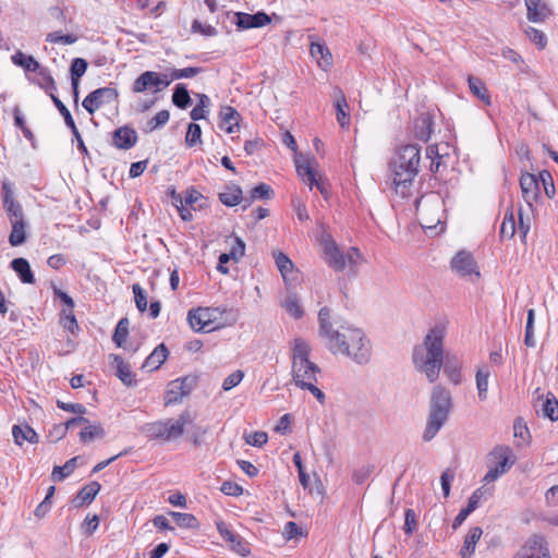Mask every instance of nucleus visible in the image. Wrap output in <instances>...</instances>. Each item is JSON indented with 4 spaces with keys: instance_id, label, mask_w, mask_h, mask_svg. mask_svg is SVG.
<instances>
[{
    "instance_id": "nucleus-51",
    "label": "nucleus",
    "mask_w": 558,
    "mask_h": 558,
    "mask_svg": "<svg viewBox=\"0 0 558 558\" xmlns=\"http://www.w3.org/2000/svg\"><path fill=\"white\" fill-rule=\"evenodd\" d=\"M39 75L38 85L44 88L49 95L56 89V83L47 68L40 66L37 71Z\"/></svg>"
},
{
    "instance_id": "nucleus-27",
    "label": "nucleus",
    "mask_w": 558,
    "mask_h": 558,
    "mask_svg": "<svg viewBox=\"0 0 558 558\" xmlns=\"http://www.w3.org/2000/svg\"><path fill=\"white\" fill-rule=\"evenodd\" d=\"M280 304L281 307L284 308V311L294 319H300L304 314L301 300L293 292H288Z\"/></svg>"
},
{
    "instance_id": "nucleus-44",
    "label": "nucleus",
    "mask_w": 558,
    "mask_h": 558,
    "mask_svg": "<svg viewBox=\"0 0 558 558\" xmlns=\"http://www.w3.org/2000/svg\"><path fill=\"white\" fill-rule=\"evenodd\" d=\"M100 490V484L97 482H92L87 485H85L80 493L77 494V499L80 500V504H89L92 502L96 495Z\"/></svg>"
},
{
    "instance_id": "nucleus-24",
    "label": "nucleus",
    "mask_w": 558,
    "mask_h": 558,
    "mask_svg": "<svg viewBox=\"0 0 558 558\" xmlns=\"http://www.w3.org/2000/svg\"><path fill=\"white\" fill-rule=\"evenodd\" d=\"M219 116V126L222 131H225L228 134H232L239 130L240 114L234 108L230 106H225L221 108Z\"/></svg>"
},
{
    "instance_id": "nucleus-62",
    "label": "nucleus",
    "mask_w": 558,
    "mask_h": 558,
    "mask_svg": "<svg viewBox=\"0 0 558 558\" xmlns=\"http://www.w3.org/2000/svg\"><path fill=\"white\" fill-rule=\"evenodd\" d=\"M132 289L137 310L145 312L147 310V296L144 289L140 284H133Z\"/></svg>"
},
{
    "instance_id": "nucleus-52",
    "label": "nucleus",
    "mask_w": 558,
    "mask_h": 558,
    "mask_svg": "<svg viewBox=\"0 0 558 558\" xmlns=\"http://www.w3.org/2000/svg\"><path fill=\"white\" fill-rule=\"evenodd\" d=\"M534 317H535V312L533 308H530L527 311L524 342L527 347H531V348L535 347V344H536V341L534 338Z\"/></svg>"
},
{
    "instance_id": "nucleus-10",
    "label": "nucleus",
    "mask_w": 558,
    "mask_h": 558,
    "mask_svg": "<svg viewBox=\"0 0 558 558\" xmlns=\"http://www.w3.org/2000/svg\"><path fill=\"white\" fill-rule=\"evenodd\" d=\"M171 80L167 74H160L154 71L142 73L133 83L132 92L140 94L146 90L158 93L169 86Z\"/></svg>"
},
{
    "instance_id": "nucleus-8",
    "label": "nucleus",
    "mask_w": 558,
    "mask_h": 558,
    "mask_svg": "<svg viewBox=\"0 0 558 558\" xmlns=\"http://www.w3.org/2000/svg\"><path fill=\"white\" fill-rule=\"evenodd\" d=\"M221 314L218 307H198L187 313V322L194 331H211L220 327L215 324Z\"/></svg>"
},
{
    "instance_id": "nucleus-39",
    "label": "nucleus",
    "mask_w": 558,
    "mask_h": 558,
    "mask_svg": "<svg viewBox=\"0 0 558 558\" xmlns=\"http://www.w3.org/2000/svg\"><path fill=\"white\" fill-rule=\"evenodd\" d=\"M274 257L282 278L287 281L290 278V275L293 274V263L282 252L275 253Z\"/></svg>"
},
{
    "instance_id": "nucleus-56",
    "label": "nucleus",
    "mask_w": 558,
    "mask_h": 558,
    "mask_svg": "<svg viewBox=\"0 0 558 558\" xmlns=\"http://www.w3.org/2000/svg\"><path fill=\"white\" fill-rule=\"evenodd\" d=\"M202 72L201 68L190 66L184 69H175L172 70L169 80H180V78H190L194 77L195 75L199 74Z\"/></svg>"
},
{
    "instance_id": "nucleus-43",
    "label": "nucleus",
    "mask_w": 558,
    "mask_h": 558,
    "mask_svg": "<svg viewBox=\"0 0 558 558\" xmlns=\"http://www.w3.org/2000/svg\"><path fill=\"white\" fill-rule=\"evenodd\" d=\"M12 230L9 236V242L12 246L21 245L26 240L25 232V220L24 221H15L11 223Z\"/></svg>"
},
{
    "instance_id": "nucleus-58",
    "label": "nucleus",
    "mask_w": 558,
    "mask_h": 558,
    "mask_svg": "<svg viewBox=\"0 0 558 558\" xmlns=\"http://www.w3.org/2000/svg\"><path fill=\"white\" fill-rule=\"evenodd\" d=\"M525 34L529 37V39L531 41H533L539 49L545 48V46L547 44V39L543 32H541L532 26H529L525 28Z\"/></svg>"
},
{
    "instance_id": "nucleus-46",
    "label": "nucleus",
    "mask_w": 558,
    "mask_h": 558,
    "mask_svg": "<svg viewBox=\"0 0 558 558\" xmlns=\"http://www.w3.org/2000/svg\"><path fill=\"white\" fill-rule=\"evenodd\" d=\"M3 207L9 216L10 222L24 221V214L22 206L15 201H7L3 203Z\"/></svg>"
},
{
    "instance_id": "nucleus-4",
    "label": "nucleus",
    "mask_w": 558,
    "mask_h": 558,
    "mask_svg": "<svg viewBox=\"0 0 558 558\" xmlns=\"http://www.w3.org/2000/svg\"><path fill=\"white\" fill-rule=\"evenodd\" d=\"M420 148L416 145H404L398 151L391 163L396 192L407 196L408 187L418 173Z\"/></svg>"
},
{
    "instance_id": "nucleus-54",
    "label": "nucleus",
    "mask_w": 558,
    "mask_h": 558,
    "mask_svg": "<svg viewBox=\"0 0 558 558\" xmlns=\"http://www.w3.org/2000/svg\"><path fill=\"white\" fill-rule=\"evenodd\" d=\"M46 41L51 44L73 45L77 41V37L74 34L62 35L60 32H52L47 35Z\"/></svg>"
},
{
    "instance_id": "nucleus-30",
    "label": "nucleus",
    "mask_w": 558,
    "mask_h": 558,
    "mask_svg": "<svg viewBox=\"0 0 558 558\" xmlns=\"http://www.w3.org/2000/svg\"><path fill=\"white\" fill-rule=\"evenodd\" d=\"M12 435L16 445L22 446L24 441L31 444L38 442V436L36 432L28 425H14L12 428Z\"/></svg>"
},
{
    "instance_id": "nucleus-21",
    "label": "nucleus",
    "mask_w": 558,
    "mask_h": 558,
    "mask_svg": "<svg viewBox=\"0 0 558 558\" xmlns=\"http://www.w3.org/2000/svg\"><path fill=\"white\" fill-rule=\"evenodd\" d=\"M461 361L456 354L446 353L442 362L444 373L453 385L461 383Z\"/></svg>"
},
{
    "instance_id": "nucleus-38",
    "label": "nucleus",
    "mask_w": 558,
    "mask_h": 558,
    "mask_svg": "<svg viewBox=\"0 0 558 558\" xmlns=\"http://www.w3.org/2000/svg\"><path fill=\"white\" fill-rule=\"evenodd\" d=\"M490 376V372L487 367H481L476 372V388L478 391V398L484 401L487 398L488 391V378Z\"/></svg>"
},
{
    "instance_id": "nucleus-57",
    "label": "nucleus",
    "mask_w": 558,
    "mask_h": 558,
    "mask_svg": "<svg viewBox=\"0 0 558 558\" xmlns=\"http://www.w3.org/2000/svg\"><path fill=\"white\" fill-rule=\"evenodd\" d=\"M50 97H51L54 106L58 108L59 112L62 114L65 124L70 129H74L75 122H74V120H73V118L71 116V112L65 107V105L54 94L51 93Z\"/></svg>"
},
{
    "instance_id": "nucleus-42",
    "label": "nucleus",
    "mask_w": 558,
    "mask_h": 558,
    "mask_svg": "<svg viewBox=\"0 0 558 558\" xmlns=\"http://www.w3.org/2000/svg\"><path fill=\"white\" fill-rule=\"evenodd\" d=\"M88 63L83 58H74L70 66L72 85L80 84L81 77L85 74Z\"/></svg>"
},
{
    "instance_id": "nucleus-17",
    "label": "nucleus",
    "mask_w": 558,
    "mask_h": 558,
    "mask_svg": "<svg viewBox=\"0 0 558 558\" xmlns=\"http://www.w3.org/2000/svg\"><path fill=\"white\" fill-rule=\"evenodd\" d=\"M332 98L336 109L337 121L341 129H348L350 125V113L349 105L344 93L341 88L335 87L332 92Z\"/></svg>"
},
{
    "instance_id": "nucleus-23",
    "label": "nucleus",
    "mask_w": 558,
    "mask_h": 558,
    "mask_svg": "<svg viewBox=\"0 0 558 558\" xmlns=\"http://www.w3.org/2000/svg\"><path fill=\"white\" fill-rule=\"evenodd\" d=\"M315 162V159H306L302 156L295 158L296 172L311 190L314 187V183H316V174L313 168Z\"/></svg>"
},
{
    "instance_id": "nucleus-18",
    "label": "nucleus",
    "mask_w": 558,
    "mask_h": 558,
    "mask_svg": "<svg viewBox=\"0 0 558 558\" xmlns=\"http://www.w3.org/2000/svg\"><path fill=\"white\" fill-rule=\"evenodd\" d=\"M235 19V24L241 29L263 27L270 23V17L265 12L256 14L236 12Z\"/></svg>"
},
{
    "instance_id": "nucleus-3",
    "label": "nucleus",
    "mask_w": 558,
    "mask_h": 558,
    "mask_svg": "<svg viewBox=\"0 0 558 558\" xmlns=\"http://www.w3.org/2000/svg\"><path fill=\"white\" fill-rule=\"evenodd\" d=\"M292 360V380L303 390H308L320 404L325 403V393L316 386L317 375L320 368L310 360L311 344L301 337H295L290 342Z\"/></svg>"
},
{
    "instance_id": "nucleus-1",
    "label": "nucleus",
    "mask_w": 558,
    "mask_h": 558,
    "mask_svg": "<svg viewBox=\"0 0 558 558\" xmlns=\"http://www.w3.org/2000/svg\"><path fill=\"white\" fill-rule=\"evenodd\" d=\"M318 336L332 354H341L359 365L367 364L372 356V344L365 332L350 324L333 328L331 311L325 306L318 313Z\"/></svg>"
},
{
    "instance_id": "nucleus-12",
    "label": "nucleus",
    "mask_w": 558,
    "mask_h": 558,
    "mask_svg": "<svg viewBox=\"0 0 558 558\" xmlns=\"http://www.w3.org/2000/svg\"><path fill=\"white\" fill-rule=\"evenodd\" d=\"M451 268L461 277H468L476 281L481 274L477 264L471 253L460 251L451 260Z\"/></svg>"
},
{
    "instance_id": "nucleus-9",
    "label": "nucleus",
    "mask_w": 558,
    "mask_h": 558,
    "mask_svg": "<svg viewBox=\"0 0 558 558\" xmlns=\"http://www.w3.org/2000/svg\"><path fill=\"white\" fill-rule=\"evenodd\" d=\"M510 448L507 446L496 447L490 456L498 459V463L494 466H489L487 473L484 475L482 482L484 486L497 481L501 475L506 474L514 463L510 460Z\"/></svg>"
},
{
    "instance_id": "nucleus-7",
    "label": "nucleus",
    "mask_w": 558,
    "mask_h": 558,
    "mask_svg": "<svg viewBox=\"0 0 558 558\" xmlns=\"http://www.w3.org/2000/svg\"><path fill=\"white\" fill-rule=\"evenodd\" d=\"M416 216L423 229L437 234V228L442 222L444 216L442 197L435 192L423 195L416 201Z\"/></svg>"
},
{
    "instance_id": "nucleus-16",
    "label": "nucleus",
    "mask_w": 558,
    "mask_h": 558,
    "mask_svg": "<svg viewBox=\"0 0 558 558\" xmlns=\"http://www.w3.org/2000/svg\"><path fill=\"white\" fill-rule=\"evenodd\" d=\"M520 187L523 199L529 205V207H532L539 196L537 177L529 172L522 173L520 178Z\"/></svg>"
},
{
    "instance_id": "nucleus-41",
    "label": "nucleus",
    "mask_w": 558,
    "mask_h": 558,
    "mask_svg": "<svg viewBox=\"0 0 558 558\" xmlns=\"http://www.w3.org/2000/svg\"><path fill=\"white\" fill-rule=\"evenodd\" d=\"M77 457L68 460L62 466H54L51 473V478L54 482H60L68 477L76 468Z\"/></svg>"
},
{
    "instance_id": "nucleus-25",
    "label": "nucleus",
    "mask_w": 558,
    "mask_h": 558,
    "mask_svg": "<svg viewBox=\"0 0 558 558\" xmlns=\"http://www.w3.org/2000/svg\"><path fill=\"white\" fill-rule=\"evenodd\" d=\"M190 390L191 389L187 386V378L172 380L168 384L167 404L177 402L182 397L187 396Z\"/></svg>"
},
{
    "instance_id": "nucleus-49",
    "label": "nucleus",
    "mask_w": 558,
    "mask_h": 558,
    "mask_svg": "<svg viewBox=\"0 0 558 558\" xmlns=\"http://www.w3.org/2000/svg\"><path fill=\"white\" fill-rule=\"evenodd\" d=\"M515 233V220L512 211L507 213L500 226V236L512 239Z\"/></svg>"
},
{
    "instance_id": "nucleus-59",
    "label": "nucleus",
    "mask_w": 558,
    "mask_h": 558,
    "mask_svg": "<svg viewBox=\"0 0 558 558\" xmlns=\"http://www.w3.org/2000/svg\"><path fill=\"white\" fill-rule=\"evenodd\" d=\"M169 118L170 113L168 110H161L157 112L156 116L147 122V130L154 131L160 126H163L169 121Z\"/></svg>"
},
{
    "instance_id": "nucleus-6",
    "label": "nucleus",
    "mask_w": 558,
    "mask_h": 558,
    "mask_svg": "<svg viewBox=\"0 0 558 558\" xmlns=\"http://www.w3.org/2000/svg\"><path fill=\"white\" fill-rule=\"evenodd\" d=\"M193 422L189 411H184L178 418L160 420L146 423L141 430L150 439L171 441L181 437L185 426Z\"/></svg>"
},
{
    "instance_id": "nucleus-26",
    "label": "nucleus",
    "mask_w": 558,
    "mask_h": 558,
    "mask_svg": "<svg viewBox=\"0 0 558 558\" xmlns=\"http://www.w3.org/2000/svg\"><path fill=\"white\" fill-rule=\"evenodd\" d=\"M310 51L311 56L316 60L317 65L324 71L332 64V56L325 45L313 43Z\"/></svg>"
},
{
    "instance_id": "nucleus-64",
    "label": "nucleus",
    "mask_w": 558,
    "mask_h": 558,
    "mask_svg": "<svg viewBox=\"0 0 558 558\" xmlns=\"http://www.w3.org/2000/svg\"><path fill=\"white\" fill-rule=\"evenodd\" d=\"M172 199H173L175 207L178 208V210L180 213V217L184 221H191L193 219V215H192L191 210L187 208V205H185L183 203L182 197L180 195L173 194Z\"/></svg>"
},
{
    "instance_id": "nucleus-45",
    "label": "nucleus",
    "mask_w": 558,
    "mask_h": 558,
    "mask_svg": "<svg viewBox=\"0 0 558 558\" xmlns=\"http://www.w3.org/2000/svg\"><path fill=\"white\" fill-rule=\"evenodd\" d=\"M492 495L493 490L490 488H485V486H482L473 492L465 508L473 512L478 507L482 499L490 497Z\"/></svg>"
},
{
    "instance_id": "nucleus-15",
    "label": "nucleus",
    "mask_w": 558,
    "mask_h": 558,
    "mask_svg": "<svg viewBox=\"0 0 558 558\" xmlns=\"http://www.w3.org/2000/svg\"><path fill=\"white\" fill-rule=\"evenodd\" d=\"M513 558H550L545 538L541 535H533Z\"/></svg>"
},
{
    "instance_id": "nucleus-48",
    "label": "nucleus",
    "mask_w": 558,
    "mask_h": 558,
    "mask_svg": "<svg viewBox=\"0 0 558 558\" xmlns=\"http://www.w3.org/2000/svg\"><path fill=\"white\" fill-rule=\"evenodd\" d=\"M128 335H129V319L124 317L118 322L116 329H114L112 340L120 348L125 342Z\"/></svg>"
},
{
    "instance_id": "nucleus-34",
    "label": "nucleus",
    "mask_w": 558,
    "mask_h": 558,
    "mask_svg": "<svg viewBox=\"0 0 558 558\" xmlns=\"http://www.w3.org/2000/svg\"><path fill=\"white\" fill-rule=\"evenodd\" d=\"M432 120L428 116L423 114L414 122V135L423 142H427L432 134Z\"/></svg>"
},
{
    "instance_id": "nucleus-19",
    "label": "nucleus",
    "mask_w": 558,
    "mask_h": 558,
    "mask_svg": "<svg viewBox=\"0 0 558 558\" xmlns=\"http://www.w3.org/2000/svg\"><path fill=\"white\" fill-rule=\"evenodd\" d=\"M534 408L535 411L544 417L553 422L558 420V401L553 393H547L545 397L538 396Z\"/></svg>"
},
{
    "instance_id": "nucleus-37",
    "label": "nucleus",
    "mask_w": 558,
    "mask_h": 558,
    "mask_svg": "<svg viewBox=\"0 0 558 558\" xmlns=\"http://www.w3.org/2000/svg\"><path fill=\"white\" fill-rule=\"evenodd\" d=\"M470 90L486 105H490L488 90L482 80L469 76L468 78Z\"/></svg>"
},
{
    "instance_id": "nucleus-33",
    "label": "nucleus",
    "mask_w": 558,
    "mask_h": 558,
    "mask_svg": "<svg viewBox=\"0 0 558 558\" xmlns=\"http://www.w3.org/2000/svg\"><path fill=\"white\" fill-rule=\"evenodd\" d=\"M113 362L117 368L116 374L119 379L126 386L135 385L134 374L131 371V366L118 355H113Z\"/></svg>"
},
{
    "instance_id": "nucleus-40",
    "label": "nucleus",
    "mask_w": 558,
    "mask_h": 558,
    "mask_svg": "<svg viewBox=\"0 0 558 558\" xmlns=\"http://www.w3.org/2000/svg\"><path fill=\"white\" fill-rule=\"evenodd\" d=\"M219 199L226 206H235L241 201H244L242 190L239 186L228 187L225 192L219 194Z\"/></svg>"
},
{
    "instance_id": "nucleus-20",
    "label": "nucleus",
    "mask_w": 558,
    "mask_h": 558,
    "mask_svg": "<svg viewBox=\"0 0 558 558\" xmlns=\"http://www.w3.org/2000/svg\"><path fill=\"white\" fill-rule=\"evenodd\" d=\"M526 7V17L530 22L542 23L551 14L548 5L542 0H524Z\"/></svg>"
},
{
    "instance_id": "nucleus-60",
    "label": "nucleus",
    "mask_w": 558,
    "mask_h": 558,
    "mask_svg": "<svg viewBox=\"0 0 558 558\" xmlns=\"http://www.w3.org/2000/svg\"><path fill=\"white\" fill-rule=\"evenodd\" d=\"M169 514L177 521L179 526L193 527L195 525L196 518L191 513L170 511Z\"/></svg>"
},
{
    "instance_id": "nucleus-11",
    "label": "nucleus",
    "mask_w": 558,
    "mask_h": 558,
    "mask_svg": "<svg viewBox=\"0 0 558 558\" xmlns=\"http://www.w3.org/2000/svg\"><path fill=\"white\" fill-rule=\"evenodd\" d=\"M119 93L112 87H100L88 94L83 102V108L89 113H95L101 106L117 101Z\"/></svg>"
},
{
    "instance_id": "nucleus-32",
    "label": "nucleus",
    "mask_w": 558,
    "mask_h": 558,
    "mask_svg": "<svg viewBox=\"0 0 558 558\" xmlns=\"http://www.w3.org/2000/svg\"><path fill=\"white\" fill-rule=\"evenodd\" d=\"M11 61L14 65L23 68L26 72H37L41 66L32 56H27L22 51H16L11 57Z\"/></svg>"
},
{
    "instance_id": "nucleus-22",
    "label": "nucleus",
    "mask_w": 558,
    "mask_h": 558,
    "mask_svg": "<svg viewBox=\"0 0 558 558\" xmlns=\"http://www.w3.org/2000/svg\"><path fill=\"white\" fill-rule=\"evenodd\" d=\"M137 141V134L135 130L129 126L118 128L113 132L112 142L113 145L119 149H130Z\"/></svg>"
},
{
    "instance_id": "nucleus-13",
    "label": "nucleus",
    "mask_w": 558,
    "mask_h": 558,
    "mask_svg": "<svg viewBox=\"0 0 558 558\" xmlns=\"http://www.w3.org/2000/svg\"><path fill=\"white\" fill-rule=\"evenodd\" d=\"M219 535L222 539L228 544L229 548L232 551L241 555L242 557H246L250 555L251 550L248 544L243 539V537L231 530V527L225 523L223 521H218L216 523Z\"/></svg>"
},
{
    "instance_id": "nucleus-35",
    "label": "nucleus",
    "mask_w": 558,
    "mask_h": 558,
    "mask_svg": "<svg viewBox=\"0 0 558 558\" xmlns=\"http://www.w3.org/2000/svg\"><path fill=\"white\" fill-rule=\"evenodd\" d=\"M105 429L100 423H90L88 421V423L84 425V428L80 433V440L83 442H89L94 439L105 437Z\"/></svg>"
},
{
    "instance_id": "nucleus-47",
    "label": "nucleus",
    "mask_w": 558,
    "mask_h": 558,
    "mask_svg": "<svg viewBox=\"0 0 558 558\" xmlns=\"http://www.w3.org/2000/svg\"><path fill=\"white\" fill-rule=\"evenodd\" d=\"M230 244L229 253L232 256V260L239 262L245 254V243L239 236H230L227 239Z\"/></svg>"
},
{
    "instance_id": "nucleus-2",
    "label": "nucleus",
    "mask_w": 558,
    "mask_h": 558,
    "mask_svg": "<svg viewBox=\"0 0 558 558\" xmlns=\"http://www.w3.org/2000/svg\"><path fill=\"white\" fill-rule=\"evenodd\" d=\"M446 327L441 324L434 326L426 333L422 344L413 350L412 360L417 372L424 374L429 383H435L442 368L445 357L444 341Z\"/></svg>"
},
{
    "instance_id": "nucleus-61",
    "label": "nucleus",
    "mask_w": 558,
    "mask_h": 558,
    "mask_svg": "<svg viewBox=\"0 0 558 558\" xmlns=\"http://www.w3.org/2000/svg\"><path fill=\"white\" fill-rule=\"evenodd\" d=\"M537 179L541 180V182L544 186L545 194L549 198L554 197L556 191H555V185H554V180H553L551 174L548 171L544 170V171L539 172Z\"/></svg>"
},
{
    "instance_id": "nucleus-50",
    "label": "nucleus",
    "mask_w": 558,
    "mask_h": 558,
    "mask_svg": "<svg viewBox=\"0 0 558 558\" xmlns=\"http://www.w3.org/2000/svg\"><path fill=\"white\" fill-rule=\"evenodd\" d=\"M73 308L74 307L63 308L61 312V324L63 328L69 330L71 333H75L78 330V324Z\"/></svg>"
},
{
    "instance_id": "nucleus-55",
    "label": "nucleus",
    "mask_w": 558,
    "mask_h": 558,
    "mask_svg": "<svg viewBox=\"0 0 558 558\" xmlns=\"http://www.w3.org/2000/svg\"><path fill=\"white\" fill-rule=\"evenodd\" d=\"M202 130L201 126L196 123H190L185 136L186 145L192 147L199 143H202Z\"/></svg>"
},
{
    "instance_id": "nucleus-31",
    "label": "nucleus",
    "mask_w": 558,
    "mask_h": 558,
    "mask_svg": "<svg viewBox=\"0 0 558 558\" xmlns=\"http://www.w3.org/2000/svg\"><path fill=\"white\" fill-rule=\"evenodd\" d=\"M11 267L19 275L23 283H34L35 278L31 269L29 263L22 257L15 258L11 262Z\"/></svg>"
},
{
    "instance_id": "nucleus-5",
    "label": "nucleus",
    "mask_w": 558,
    "mask_h": 558,
    "mask_svg": "<svg viewBox=\"0 0 558 558\" xmlns=\"http://www.w3.org/2000/svg\"><path fill=\"white\" fill-rule=\"evenodd\" d=\"M452 409L451 393L444 386L437 385L433 388L429 403V413L423 440L430 441L449 417Z\"/></svg>"
},
{
    "instance_id": "nucleus-29",
    "label": "nucleus",
    "mask_w": 558,
    "mask_h": 558,
    "mask_svg": "<svg viewBox=\"0 0 558 558\" xmlns=\"http://www.w3.org/2000/svg\"><path fill=\"white\" fill-rule=\"evenodd\" d=\"M167 356L168 349L161 343L147 356L143 367L148 368L149 371H156L165 363Z\"/></svg>"
},
{
    "instance_id": "nucleus-36",
    "label": "nucleus",
    "mask_w": 558,
    "mask_h": 558,
    "mask_svg": "<svg viewBox=\"0 0 558 558\" xmlns=\"http://www.w3.org/2000/svg\"><path fill=\"white\" fill-rule=\"evenodd\" d=\"M272 195H274V190L270 187V185H268L266 183H260L257 186H255L254 189H252L250 197L244 198V202H245L244 208L250 206L252 204V202L255 199H270L272 197Z\"/></svg>"
},
{
    "instance_id": "nucleus-14",
    "label": "nucleus",
    "mask_w": 558,
    "mask_h": 558,
    "mask_svg": "<svg viewBox=\"0 0 558 558\" xmlns=\"http://www.w3.org/2000/svg\"><path fill=\"white\" fill-rule=\"evenodd\" d=\"M322 244L325 262L333 270L342 271L347 267V260L335 240L330 235H325L323 236Z\"/></svg>"
},
{
    "instance_id": "nucleus-53",
    "label": "nucleus",
    "mask_w": 558,
    "mask_h": 558,
    "mask_svg": "<svg viewBox=\"0 0 558 558\" xmlns=\"http://www.w3.org/2000/svg\"><path fill=\"white\" fill-rule=\"evenodd\" d=\"M172 101L179 108H186L190 105L191 98L185 86L177 85L172 95Z\"/></svg>"
},
{
    "instance_id": "nucleus-63",
    "label": "nucleus",
    "mask_w": 558,
    "mask_h": 558,
    "mask_svg": "<svg viewBox=\"0 0 558 558\" xmlns=\"http://www.w3.org/2000/svg\"><path fill=\"white\" fill-rule=\"evenodd\" d=\"M243 378L244 373L241 369L233 372L232 374L225 378L222 383V389L225 391L231 390L232 388L236 387L242 381Z\"/></svg>"
},
{
    "instance_id": "nucleus-28",
    "label": "nucleus",
    "mask_w": 558,
    "mask_h": 558,
    "mask_svg": "<svg viewBox=\"0 0 558 558\" xmlns=\"http://www.w3.org/2000/svg\"><path fill=\"white\" fill-rule=\"evenodd\" d=\"M483 531L478 526L472 527L465 536L464 544L460 550V556L462 558H470L474 551L477 542L480 541Z\"/></svg>"
}]
</instances>
